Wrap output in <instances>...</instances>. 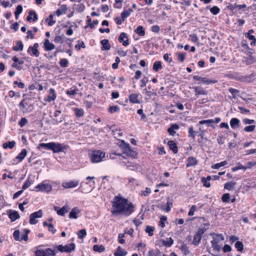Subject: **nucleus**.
<instances>
[{"label": "nucleus", "mask_w": 256, "mask_h": 256, "mask_svg": "<svg viewBox=\"0 0 256 256\" xmlns=\"http://www.w3.org/2000/svg\"><path fill=\"white\" fill-rule=\"evenodd\" d=\"M134 211V207L132 202H128L126 198L116 196L112 202L111 212L112 216L122 214L128 216Z\"/></svg>", "instance_id": "obj_1"}, {"label": "nucleus", "mask_w": 256, "mask_h": 256, "mask_svg": "<svg viewBox=\"0 0 256 256\" xmlns=\"http://www.w3.org/2000/svg\"><path fill=\"white\" fill-rule=\"evenodd\" d=\"M70 146L64 143L50 142L49 143H40L38 148L40 150L41 148L44 150H50L54 153L65 152L69 149Z\"/></svg>", "instance_id": "obj_2"}, {"label": "nucleus", "mask_w": 256, "mask_h": 256, "mask_svg": "<svg viewBox=\"0 0 256 256\" xmlns=\"http://www.w3.org/2000/svg\"><path fill=\"white\" fill-rule=\"evenodd\" d=\"M104 156L105 152L100 150H94L90 154L91 162L92 163L100 162Z\"/></svg>", "instance_id": "obj_3"}, {"label": "nucleus", "mask_w": 256, "mask_h": 256, "mask_svg": "<svg viewBox=\"0 0 256 256\" xmlns=\"http://www.w3.org/2000/svg\"><path fill=\"white\" fill-rule=\"evenodd\" d=\"M57 250L61 252H70L74 251L76 248V245L74 243L72 242L65 246L62 244L56 246Z\"/></svg>", "instance_id": "obj_4"}, {"label": "nucleus", "mask_w": 256, "mask_h": 256, "mask_svg": "<svg viewBox=\"0 0 256 256\" xmlns=\"http://www.w3.org/2000/svg\"><path fill=\"white\" fill-rule=\"evenodd\" d=\"M35 256H55L54 251L50 248L40 249L35 251Z\"/></svg>", "instance_id": "obj_5"}, {"label": "nucleus", "mask_w": 256, "mask_h": 256, "mask_svg": "<svg viewBox=\"0 0 256 256\" xmlns=\"http://www.w3.org/2000/svg\"><path fill=\"white\" fill-rule=\"evenodd\" d=\"M35 188L38 190L37 191L48 193L52 190V186L50 184H44V182H42L36 186Z\"/></svg>", "instance_id": "obj_6"}, {"label": "nucleus", "mask_w": 256, "mask_h": 256, "mask_svg": "<svg viewBox=\"0 0 256 256\" xmlns=\"http://www.w3.org/2000/svg\"><path fill=\"white\" fill-rule=\"evenodd\" d=\"M42 216V211L40 210L38 212H34L30 215V223L31 224H35L38 223V221L36 219L40 218Z\"/></svg>", "instance_id": "obj_7"}, {"label": "nucleus", "mask_w": 256, "mask_h": 256, "mask_svg": "<svg viewBox=\"0 0 256 256\" xmlns=\"http://www.w3.org/2000/svg\"><path fill=\"white\" fill-rule=\"evenodd\" d=\"M79 181L76 180H70L62 182V186L65 188H72L78 186Z\"/></svg>", "instance_id": "obj_8"}, {"label": "nucleus", "mask_w": 256, "mask_h": 256, "mask_svg": "<svg viewBox=\"0 0 256 256\" xmlns=\"http://www.w3.org/2000/svg\"><path fill=\"white\" fill-rule=\"evenodd\" d=\"M118 40L120 42H122V45L126 46L129 44L128 36L125 32H121L118 36Z\"/></svg>", "instance_id": "obj_9"}, {"label": "nucleus", "mask_w": 256, "mask_h": 256, "mask_svg": "<svg viewBox=\"0 0 256 256\" xmlns=\"http://www.w3.org/2000/svg\"><path fill=\"white\" fill-rule=\"evenodd\" d=\"M7 213L8 214V217L10 219L12 222L16 221L20 217L18 212L16 210H8Z\"/></svg>", "instance_id": "obj_10"}, {"label": "nucleus", "mask_w": 256, "mask_h": 256, "mask_svg": "<svg viewBox=\"0 0 256 256\" xmlns=\"http://www.w3.org/2000/svg\"><path fill=\"white\" fill-rule=\"evenodd\" d=\"M92 188L88 186V183L86 182H82L80 183V186L78 188V190H80L82 193H88L89 192H90L92 190Z\"/></svg>", "instance_id": "obj_11"}, {"label": "nucleus", "mask_w": 256, "mask_h": 256, "mask_svg": "<svg viewBox=\"0 0 256 256\" xmlns=\"http://www.w3.org/2000/svg\"><path fill=\"white\" fill-rule=\"evenodd\" d=\"M44 48L45 51H50L55 48L54 44L50 43L48 39H45L44 42Z\"/></svg>", "instance_id": "obj_12"}, {"label": "nucleus", "mask_w": 256, "mask_h": 256, "mask_svg": "<svg viewBox=\"0 0 256 256\" xmlns=\"http://www.w3.org/2000/svg\"><path fill=\"white\" fill-rule=\"evenodd\" d=\"M24 100L25 99H23V100L20 102L18 106L20 108L22 109L23 112L26 113L30 112L32 110H28L30 108L29 106L30 105H29L27 102H24Z\"/></svg>", "instance_id": "obj_13"}, {"label": "nucleus", "mask_w": 256, "mask_h": 256, "mask_svg": "<svg viewBox=\"0 0 256 256\" xmlns=\"http://www.w3.org/2000/svg\"><path fill=\"white\" fill-rule=\"evenodd\" d=\"M139 96V94H131L128 96V99L130 102L132 104H140V101L138 98Z\"/></svg>", "instance_id": "obj_14"}, {"label": "nucleus", "mask_w": 256, "mask_h": 256, "mask_svg": "<svg viewBox=\"0 0 256 256\" xmlns=\"http://www.w3.org/2000/svg\"><path fill=\"white\" fill-rule=\"evenodd\" d=\"M234 76H232V78H234L236 80H239L242 82H250L248 80L250 77V76H240L238 74H234Z\"/></svg>", "instance_id": "obj_15"}, {"label": "nucleus", "mask_w": 256, "mask_h": 256, "mask_svg": "<svg viewBox=\"0 0 256 256\" xmlns=\"http://www.w3.org/2000/svg\"><path fill=\"white\" fill-rule=\"evenodd\" d=\"M198 164V160L196 159V158L192 156H189L187 159V164H186V166L190 167L196 166Z\"/></svg>", "instance_id": "obj_16"}, {"label": "nucleus", "mask_w": 256, "mask_h": 256, "mask_svg": "<svg viewBox=\"0 0 256 256\" xmlns=\"http://www.w3.org/2000/svg\"><path fill=\"white\" fill-rule=\"evenodd\" d=\"M64 40H69L72 41L70 38H66L64 34L61 36H57L54 39V42L56 43L62 44L64 42Z\"/></svg>", "instance_id": "obj_17"}, {"label": "nucleus", "mask_w": 256, "mask_h": 256, "mask_svg": "<svg viewBox=\"0 0 256 256\" xmlns=\"http://www.w3.org/2000/svg\"><path fill=\"white\" fill-rule=\"evenodd\" d=\"M168 144L170 150L172 151L174 154H176L178 152V148L176 144L173 140H169Z\"/></svg>", "instance_id": "obj_18"}, {"label": "nucleus", "mask_w": 256, "mask_h": 256, "mask_svg": "<svg viewBox=\"0 0 256 256\" xmlns=\"http://www.w3.org/2000/svg\"><path fill=\"white\" fill-rule=\"evenodd\" d=\"M100 44L102 45V50H108L110 48V44L109 43L108 40L107 39H104L100 41Z\"/></svg>", "instance_id": "obj_19"}, {"label": "nucleus", "mask_w": 256, "mask_h": 256, "mask_svg": "<svg viewBox=\"0 0 256 256\" xmlns=\"http://www.w3.org/2000/svg\"><path fill=\"white\" fill-rule=\"evenodd\" d=\"M240 121L237 118H232L230 120V125L232 129H236L240 126Z\"/></svg>", "instance_id": "obj_20"}, {"label": "nucleus", "mask_w": 256, "mask_h": 256, "mask_svg": "<svg viewBox=\"0 0 256 256\" xmlns=\"http://www.w3.org/2000/svg\"><path fill=\"white\" fill-rule=\"evenodd\" d=\"M80 212V211L78 207L74 208L69 214L70 218L76 219L78 218L77 214Z\"/></svg>", "instance_id": "obj_21"}, {"label": "nucleus", "mask_w": 256, "mask_h": 256, "mask_svg": "<svg viewBox=\"0 0 256 256\" xmlns=\"http://www.w3.org/2000/svg\"><path fill=\"white\" fill-rule=\"evenodd\" d=\"M50 94L47 96L46 101L50 102L54 100L56 98L55 90L54 88H50L49 90Z\"/></svg>", "instance_id": "obj_22"}, {"label": "nucleus", "mask_w": 256, "mask_h": 256, "mask_svg": "<svg viewBox=\"0 0 256 256\" xmlns=\"http://www.w3.org/2000/svg\"><path fill=\"white\" fill-rule=\"evenodd\" d=\"M193 89H194L195 94L197 96L200 94L206 95L208 94L206 90H203L202 88L200 87L194 86L193 88Z\"/></svg>", "instance_id": "obj_23"}, {"label": "nucleus", "mask_w": 256, "mask_h": 256, "mask_svg": "<svg viewBox=\"0 0 256 256\" xmlns=\"http://www.w3.org/2000/svg\"><path fill=\"white\" fill-rule=\"evenodd\" d=\"M68 10V8H67V6L66 4H62L60 8L58 9L56 11V14L58 16H61L62 14H64L66 13V12Z\"/></svg>", "instance_id": "obj_24"}, {"label": "nucleus", "mask_w": 256, "mask_h": 256, "mask_svg": "<svg viewBox=\"0 0 256 256\" xmlns=\"http://www.w3.org/2000/svg\"><path fill=\"white\" fill-rule=\"evenodd\" d=\"M27 154V150L26 149H22L21 152L16 156V160H18V162H21L26 156Z\"/></svg>", "instance_id": "obj_25"}, {"label": "nucleus", "mask_w": 256, "mask_h": 256, "mask_svg": "<svg viewBox=\"0 0 256 256\" xmlns=\"http://www.w3.org/2000/svg\"><path fill=\"white\" fill-rule=\"evenodd\" d=\"M28 52L30 53V56H35L38 57L40 55V52L38 49L33 48L32 46H30L28 50Z\"/></svg>", "instance_id": "obj_26"}, {"label": "nucleus", "mask_w": 256, "mask_h": 256, "mask_svg": "<svg viewBox=\"0 0 256 256\" xmlns=\"http://www.w3.org/2000/svg\"><path fill=\"white\" fill-rule=\"evenodd\" d=\"M127 254V252L122 249L120 246H118L116 251L114 253V256H125Z\"/></svg>", "instance_id": "obj_27"}, {"label": "nucleus", "mask_w": 256, "mask_h": 256, "mask_svg": "<svg viewBox=\"0 0 256 256\" xmlns=\"http://www.w3.org/2000/svg\"><path fill=\"white\" fill-rule=\"evenodd\" d=\"M69 210V208L68 206H64L57 210L58 214L64 216L65 214L67 213Z\"/></svg>", "instance_id": "obj_28"}, {"label": "nucleus", "mask_w": 256, "mask_h": 256, "mask_svg": "<svg viewBox=\"0 0 256 256\" xmlns=\"http://www.w3.org/2000/svg\"><path fill=\"white\" fill-rule=\"evenodd\" d=\"M132 12L133 10L131 8L122 12L121 13V18L123 19V20H125L126 18L128 17Z\"/></svg>", "instance_id": "obj_29"}, {"label": "nucleus", "mask_w": 256, "mask_h": 256, "mask_svg": "<svg viewBox=\"0 0 256 256\" xmlns=\"http://www.w3.org/2000/svg\"><path fill=\"white\" fill-rule=\"evenodd\" d=\"M167 240H162V242L163 246L166 247H170L174 244V240L172 238H166Z\"/></svg>", "instance_id": "obj_30"}, {"label": "nucleus", "mask_w": 256, "mask_h": 256, "mask_svg": "<svg viewBox=\"0 0 256 256\" xmlns=\"http://www.w3.org/2000/svg\"><path fill=\"white\" fill-rule=\"evenodd\" d=\"M16 45L12 48L14 51L18 52L22 51L24 48V45L22 41H18Z\"/></svg>", "instance_id": "obj_31"}, {"label": "nucleus", "mask_w": 256, "mask_h": 256, "mask_svg": "<svg viewBox=\"0 0 256 256\" xmlns=\"http://www.w3.org/2000/svg\"><path fill=\"white\" fill-rule=\"evenodd\" d=\"M162 62L160 61H156L153 64L152 69L155 72H158L162 69Z\"/></svg>", "instance_id": "obj_32"}, {"label": "nucleus", "mask_w": 256, "mask_h": 256, "mask_svg": "<svg viewBox=\"0 0 256 256\" xmlns=\"http://www.w3.org/2000/svg\"><path fill=\"white\" fill-rule=\"evenodd\" d=\"M200 81L202 82V84H208V85L211 84H216L218 82L216 80H215L208 79L206 77L202 78Z\"/></svg>", "instance_id": "obj_33"}, {"label": "nucleus", "mask_w": 256, "mask_h": 256, "mask_svg": "<svg viewBox=\"0 0 256 256\" xmlns=\"http://www.w3.org/2000/svg\"><path fill=\"white\" fill-rule=\"evenodd\" d=\"M135 32L138 34L140 36H144L145 30L142 26H138L135 30Z\"/></svg>", "instance_id": "obj_34"}, {"label": "nucleus", "mask_w": 256, "mask_h": 256, "mask_svg": "<svg viewBox=\"0 0 256 256\" xmlns=\"http://www.w3.org/2000/svg\"><path fill=\"white\" fill-rule=\"evenodd\" d=\"M16 145V142L14 140L12 141H8L6 142H5L3 144V148L5 149L7 148H9L10 149H12L14 146Z\"/></svg>", "instance_id": "obj_35"}, {"label": "nucleus", "mask_w": 256, "mask_h": 256, "mask_svg": "<svg viewBox=\"0 0 256 256\" xmlns=\"http://www.w3.org/2000/svg\"><path fill=\"white\" fill-rule=\"evenodd\" d=\"M236 184V182H230L226 183L224 184V188L228 190H231L233 189L235 185Z\"/></svg>", "instance_id": "obj_36"}, {"label": "nucleus", "mask_w": 256, "mask_h": 256, "mask_svg": "<svg viewBox=\"0 0 256 256\" xmlns=\"http://www.w3.org/2000/svg\"><path fill=\"white\" fill-rule=\"evenodd\" d=\"M53 18L54 16L52 14H50L48 17L46 19L45 21L46 22H48V26H52L56 23V21L54 20Z\"/></svg>", "instance_id": "obj_37"}, {"label": "nucleus", "mask_w": 256, "mask_h": 256, "mask_svg": "<svg viewBox=\"0 0 256 256\" xmlns=\"http://www.w3.org/2000/svg\"><path fill=\"white\" fill-rule=\"evenodd\" d=\"M218 242L217 240H213L211 241V244L214 250L216 251H220V246L218 244Z\"/></svg>", "instance_id": "obj_38"}, {"label": "nucleus", "mask_w": 256, "mask_h": 256, "mask_svg": "<svg viewBox=\"0 0 256 256\" xmlns=\"http://www.w3.org/2000/svg\"><path fill=\"white\" fill-rule=\"evenodd\" d=\"M105 250V248L102 245H97L95 244L93 246V250L95 252H102Z\"/></svg>", "instance_id": "obj_39"}, {"label": "nucleus", "mask_w": 256, "mask_h": 256, "mask_svg": "<svg viewBox=\"0 0 256 256\" xmlns=\"http://www.w3.org/2000/svg\"><path fill=\"white\" fill-rule=\"evenodd\" d=\"M202 237L200 236H198V234H196L194 236V239L192 241V244L194 246H198L202 240Z\"/></svg>", "instance_id": "obj_40"}, {"label": "nucleus", "mask_w": 256, "mask_h": 256, "mask_svg": "<svg viewBox=\"0 0 256 256\" xmlns=\"http://www.w3.org/2000/svg\"><path fill=\"white\" fill-rule=\"evenodd\" d=\"M124 153L126 154L128 156H130L134 158H136L138 155L136 152L132 150L131 148L125 152Z\"/></svg>", "instance_id": "obj_41"}, {"label": "nucleus", "mask_w": 256, "mask_h": 256, "mask_svg": "<svg viewBox=\"0 0 256 256\" xmlns=\"http://www.w3.org/2000/svg\"><path fill=\"white\" fill-rule=\"evenodd\" d=\"M245 36L246 38H248L250 40H252L250 45L252 46H255L256 44V38L252 34H245Z\"/></svg>", "instance_id": "obj_42"}, {"label": "nucleus", "mask_w": 256, "mask_h": 256, "mask_svg": "<svg viewBox=\"0 0 256 256\" xmlns=\"http://www.w3.org/2000/svg\"><path fill=\"white\" fill-rule=\"evenodd\" d=\"M32 180H30V178H28L26 180L25 182L22 186V190H26L32 184Z\"/></svg>", "instance_id": "obj_43"}, {"label": "nucleus", "mask_w": 256, "mask_h": 256, "mask_svg": "<svg viewBox=\"0 0 256 256\" xmlns=\"http://www.w3.org/2000/svg\"><path fill=\"white\" fill-rule=\"evenodd\" d=\"M227 164L226 161H222L220 163H216L214 164V165L212 166V168L214 169H218L220 168V167L224 166H226Z\"/></svg>", "instance_id": "obj_44"}, {"label": "nucleus", "mask_w": 256, "mask_h": 256, "mask_svg": "<svg viewBox=\"0 0 256 256\" xmlns=\"http://www.w3.org/2000/svg\"><path fill=\"white\" fill-rule=\"evenodd\" d=\"M235 247L239 252H242L244 250V244L242 242L237 241L235 244Z\"/></svg>", "instance_id": "obj_45"}, {"label": "nucleus", "mask_w": 256, "mask_h": 256, "mask_svg": "<svg viewBox=\"0 0 256 256\" xmlns=\"http://www.w3.org/2000/svg\"><path fill=\"white\" fill-rule=\"evenodd\" d=\"M180 249L184 252V255H187L190 252L188 248L184 243H182V245L180 248Z\"/></svg>", "instance_id": "obj_46"}, {"label": "nucleus", "mask_w": 256, "mask_h": 256, "mask_svg": "<svg viewBox=\"0 0 256 256\" xmlns=\"http://www.w3.org/2000/svg\"><path fill=\"white\" fill-rule=\"evenodd\" d=\"M154 227L148 226L146 227V232L148 233V236H152L154 235Z\"/></svg>", "instance_id": "obj_47"}, {"label": "nucleus", "mask_w": 256, "mask_h": 256, "mask_svg": "<svg viewBox=\"0 0 256 256\" xmlns=\"http://www.w3.org/2000/svg\"><path fill=\"white\" fill-rule=\"evenodd\" d=\"M222 200L224 202L228 203L230 201V196L228 193L224 194L222 196Z\"/></svg>", "instance_id": "obj_48"}, {"label": "nucleus", "mask_w": 256, "mask_h": 256, "mask_svg": "<svg viewBox=\"0 0 256 256\" xmlns=\"http://www.w3.org/2000/svg\"><path fill=\"white\" fill-rule=\"evenodd\" d=\"M78 238L82 239L86 235V232L85 229L80 230L78 232Z\"/></svg>", "instance_id": "obj_49"}, {"label": "nucleus", "mask_w": 256, "mask_h": 256, "mask_svg": "<svg viewBox=\"0 0 256 256\" xmlns=\"http://www.w3.org/2000/svg\"><path fill=\"white\" fill-rule=\"evenodd\" d=\"M196 132L193 129V127L191 126L188 128V137H192L194 138L196 134Z\"/></svg>", "instance_id": "obj_50"}, {"label": "nucleus", "mask_w": 256, "mask_h": 256, "mask_svg": "<svg viewBox=\"0 0 256 256\" xmlns=\"http://www.w3.org/2000/svg\"><path fill=\"white\" fill-rule=\"evenodd\" d=\"M210 12L214 15H216L220 12V9L217 6H214L210 8Z\"/></svg>", "instance_id": "obj_51"}, {"label": "nucleus", "mask_w": 256, "mask_h": 256, "mask_svg": "<svg viewBox=\"0 0 256 256\" xmlns=\"http://www.w3.org/2000/svg\"><path fill=\"white\" fill-rule=\"evenodd\" d=\"M74 112L76 116L78 118L82 117L84 115V110L82 108H76Z\"/></svg>", "instance_id": "obj_52"}, {"label": "nucleus", "mask_w": 256, "mask_h": 256, "mask_svg": "<svg viewBox=\"0 0 256 256\" xmlns=\"http://www.w3.org/2000/svg\"><path fill=\"white\" fill-rule=\"evenodd\" d=\"M208 228H200L198 230V231L196 232V234L200 236H202L204 234Z\"/></svg>", "instance_id": "obj_53"}, {"label": "nucleus", "mask_w": 256, "mask_h": 256, "mask_svg": "<svg viewBox=\"0 0 256 256\" xmlns=\"http://www.w3.org/2000/svg\"><path fill=\"white\" fill-rule=\"evenodd\" d=\"M228 92L232 94V98L234 99L236 98V94L240 92V90L232 88L228 89Z\"/></svg>", "instance_id": "obj_54"}, {"label": "nucleus", "mask_w": 256, "mask_h": 256, "mask_svg": "<svg viewBox=\"0 0 256 256\" xmlns=\"http://www.w3.org/2000/svg\"><path fill=\"white\" fill-rule=\"evenodd\" d=\"M68 62L66 58H62L60 61V65L62 68H66L68 66Z\"/></svg>", "instance_id": "obj_55"}, {"label": "nucleus", "mask_w": 256, "mask_h": 256, "mask_svg": "<svg viewBox=\"0 0 256 256\" xmlns=\"http://www.w3.org/2000/svg\"><path fill=\"white\" fill-rule=\"evenodd\" d=\"M119 110L120 107L117 105L110 106L108 108V112L111 114L114 112H117L119 111Z\"/></svg>", "instance_id": "obj_56"}, {"label": "nucleus", "mask_w": 256, "mask_h": 256, "mask_svg": "<svg viewBox=\"0 0 256 256\" xmlns=\"http://www.w3.org/2000/svg\"><path fill=\"white\" fill-rule=\"evenodd\" d=\"M78 44L75 46L76 48L78 50H80V48H86V46L82 41L78 40Z\"/></svg>", "instance_id": "obj_57"}, {"label": "nucleus", "mask_w": 256, "mask_h": 256, "mask_svg": "<svg viewBox=\"0 0 256 256\" xmlns=\"http://www.w3.org/2000/svg\"><path fill=\"white\" fill-rule=\"evenodd\" d=\"M167 220V217L165 216H162L160 218V221L159 222V226L162 228L165 226L164 222Z\"/></svg>", "instance_id": "obj_58"}, {"label": "nucleus", "mask_w": 256, "mask_h": 256, "mask_svg": "<svg viewBox=\"0 0 256 256\" xmlns=\"http://www.w3.org/2000/svg\"><path fill=\"white\" fill-rule=\"evenodd\" d=\"M20 231L19 230H16L13 233V236L16 240H20Z\"/></svg>", "instance_id": "obj_59"}, {"label": "nucleus", "mask_w": 256, "mask_h": 256, "mask_svg": "<svg viewBox=\"0 0 256 256\" xmlns=\"http://www.w3.org/2000/svg\"><path fill=\"white\" fill-rule=\"evenodd\" d=\"M201 182L203 184V186L206 188H210V184L209 181H208L204 177H202Z\"/></svg>", "instance_id": "obj_60"}, {"label": "nucleus", "mask_w": 256, "mask_h": 256, "mask_svg": "<svg viewBox=\"0 0 256 256\" xmlns=\"http://www.w3.org/2000/svg\"><path fill=\"white\" fill-rule=\"evenodd\" d=\"M256 126L254 125H250L246 126L244 128V130L246 132H252L255 129Z\"/></svg>", "instance_id": "obj_61"}, {"label": "nucleus", "mask_w": 256, "mask_h": 256, "mask_svg": "<svg viewBox=\"0 0 256 256\" xmlns=\"http://www.w3.org/2000/svg\"><path fill=\"white\" fill-rule=\"evenodd\" d=\"M28 122L27 119L26 118H22L18 122V124L21 128L24 127L25 124Z\"/></svg>", "instance_id": "obj_62"}, {"label": "nucleus", "mask_w": 256, "mask_h": 256, "mask_svg": "<svg viewBox=\"0 0 256 256\" xmlns=\"http://www.w3.org/2000/svg\"><path fill=\"white\" fill-rule=\"evenodd\" d=\"M167 203H166V212H169L170 210L171 207L172 206V203L170 201V198H167Z\"/></svg>", "instance_id": "obj_63"}, {"label": "nucleus", "mask_w": 256, "mask_h": 256, "mask_svg": "<svg viewBox=\"0 0 256 256\" xmlns=\"http://www.w3.org/2000/svg\"><path fill=\"white\" fill-rule=\"evenodd\" d=\"M186 53H178L177 54L178 60L180 62H183L185 59Z\"/></svg>", "instance_id": "obj_64"}]
</instances>
